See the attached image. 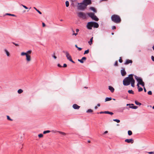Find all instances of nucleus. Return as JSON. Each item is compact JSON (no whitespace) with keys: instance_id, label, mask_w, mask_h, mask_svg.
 <instances>
[{"instance_id":"obj_1","label":"nucleus","mask_w":154,"mask_h":154,"mask_svg":"<svg viewBox=\"0 0 154 154\" xmlns=\"http://www.w3.org/2000/svg\"><path fill=\"white\" fill-rule=\"evenodd\" d=\"M133 76V74H130L128 77L125 78L123 81V85L125 86H128L131 84L132 87H134L135 80Z\"/></svg>"},{"instance_id":"obj_2","label":"nucleus","mask_w":154,"mask_h":154,"mask_svg":"<svg viewBox=\"0 0 154 154\" xmlns=\"http://www.w3.org/2000/svg\"><path fill=\"white\" fill-rule=\"evenodd\" d=\"M111 19L112 21L116 23H120L121 21L120 17L116 14L112 15L111 17Z\"/></svg>"},{"instance_id":"obj_3","label":"nucleus","mask_w":154,"mask_h":154,"mask_svg":"<svg viewBox=\"0 0 154 154\" xmlns=\"http://www.w3.org/2000/svg\"><path fill=\"white\" fill-rule=\"evenodd\" d=\"M78 4L77 8L79 10L84 11L87 8L82 2L81 3H78Z\"/></svg>"},{"instance_id":"obj_4","label":"nucleus","mask_w":154,"mask_h":154,"mask_svg":"<svg viewBox=\"0 0 154 154\" xmlns=\"http://www.w3.org/2000/svg\"><path fill=\"white\" fill-rule=\"evenodd\" d=\"M78 16L80 18L84 19H86V14L81 12H79L77 13Z\"/></svg>"},{"instance_id":"obj_5","label":"nucleus","mask_w":154,"mask_h":154,"mask_svg":"<svg viewBox=\"0 0 154 154\" xmlns=\"http://www.w3.org/2000/svg\"><path fill=\"white\" fill-rule=\"evenodd\" d=\"M63 52L65 53V54L66 55V56L67 57V59L69 60L70 61L72 62V63H74L75 62L72 59V57L70 55L69 53L67 51H63Z\"/></svg>"},{"instance_id":"obj_6","label":"nucleus","mask_w":154,"mask_h":154,"mask_svg":"<svg viewBox=\"0 0 154 154\" xmlns=\"http://www.w3.org/2000/svg\"><path fill=\"white\" fill-rule=\"evenodd\" d=\"M25 55L26 57V60L27 62H29L31 61V57L29 54H27L25 52H22L21 53V55L22 56Z\"/></svg>"},{"instance_id":"obj_7","label":"nucleus","mask_w":154,"mask_h":154,"mask_svg":"<svg viewBox=\"0 0 154 154\" xmlns=\"http://www.w3.org/2000/svg\"><path fill=\"white\" fill-rule=\"evenodd\" d=\"M82 2L86 7L88 5H91L92 3L91 0H83Z\"/></svg>"},{"instance_id":"obj_8","label":"nucleus","mask_w":154,"mask_h":154,"mask_svg":"<svg viewBox=\"0 0 154 154\" xmlns=\"http://www.w3.org/2000/svg\"><path fill=\"white\" fill-rule=\"evenodd\" d=\"M134 76L135 77V79L139 84H140L142 81H143V79L141 78L138 77L136 75H134Z\"/></svg>"},{"instance_id":"obj_9","label":"nucleus","mask_w":154,"mask_h":154,"mask_svg":"<svg viewBox=\"0 0 154 154\" xmlns=\"http://www.w3.org/2000/svg\"><path fill=\"white\" fill-rule=\"evenodd\" d=\"M86 26L88 29H92V27H93L92 21L88 22L87 24V25Z\"/></svg>"},{"instance_id":"obj_10","label":"nucleus","mask_w":154,"mask_h":154,"mask_svg":"<svg viewBox=\"0 0 154 154\" xmlns=\"http://www.w3.org/2000/svg\"><path fill=\"white\" fill-rule=\"evenodd\" d=\"M132 63V61L131 60L129 59H127L126 60L125 62L124 63V64L125 65L128 64L129 63Z\"/></svg>"},{"instance_id":"obj_11","label":"nucleus","mask_w":154,"mask_h":154,"mask_svg":"<svg viewBox=\"0 0 154 154\" xmlns=\"http://www.w3.org/2000/svg\"><path fill=\"white\" fill-rule=\"evenodd\" d=\"M121 75L122 76H125L126 74V71H125L124 68L122 69L121 70Z\"/></svg>"},{"instance_id":"obj_12","label":"nucleus","mask_w":154,"mask_h":154,"mask_svg":"<svg viewBox=\"0 0 154 154\" xmlns=\"http://www.w3.org/2000/svg\"><path fill=\"white\" fill-rule=\"evenodd\" d=\"M125 142H127L128 143H134V140L132 139H126L125 140Z\"/></svg>"},{"instance_id":"obj_13","label":"nucleus","mask_w":154,"mask_h":154,"mask_svg":"<svg viewBox=\"0 0 154 154\" xmlns=\"http://www.w3.org/2000/svg\"><path fill=\"white\" fill-rule=\"evenodd\" d=\"M93 23V26L96 28H97L99 27L98 24L96 22L92 21Z\"/></svg>"},{"instance_id":"obj_14","label":"nucleus","mask_w":154,"mask_h":154,"mask_svg":"<svg viewBox=\"0 0 154 154\" xmlns=\"http://www.w3.org/2000/svg\"><path fill=\"white\" fill-rule=\"evenodd\" d=\"M86 59V58L85 57H83L81 59H78V61L81 63H84L83 60H85Z\"/></svg>"},{"instance_id":"obj_15","label":"nucleus","mask_w":154,"mask_h":154,"mask_svg":"<svg viewBox=\"0 0 154 154\" xmlns=\"http://www.w3.org/2000/svg\"><path fill=\"white\" fill-rule=\"evenodd\" d=\"M72 107L75 109H78L80 108V106L76 104H74L73 105Z\"/></svg>"},{"instance_id":"obj_16","label":"nucleus","mask_w":154,"mask_h":154,"mask_svg":"<svg viewBox=\"0 0 154 154\" xmlns=\"http://www.w3.org/2000/svg\"><path fill=\"white\" fill-rule=\"evenodd\" d=\"M87 14L92 19L95 15L92 12L87 13Z\"/></svg>"},{"instance_id":"obj_17","label":"nucleus","mask_w":154,"mask_h":154,"mask_svg":"<svg viewBox=\"0 0 154 154\" xmlns=\"http://www.w3.org/2000/svg\"><path fill=\"white\" fill-rule=\"evenodd\" d=\"M109 89L112 93L114 91V88L112 87L111 86H109Z\"/></svg>"},{"instance_id":"obj_18","label":"nucleus","mask_w":154,"mask_h":154,"mask_svg":"<svg viewBox=\"0 0 154 154\" xmlns=\"http://www.w3.org/2000/svg\"><path fill=\"white\" fill-rule=\"evenodd\" d=\"M56 132H58L60 134H62L63 135H65L66 134L64 132L60 131H54V132L55 133Z\"/></svg>"},{"instance_id":"obj_19","label":"nucleus","mask_w":154,"mask_h":154,"mask_svg":"<svg viewBox=\"0 0 154 154\" xmlns=\"http://www.w3.org/2000/svg\"><path fill=\"white\" fill-rule=\"evenodd\" d=\"M4 51L8 57L10 56V54L8 51L6 49H4Z\"/></svg>"},{"instance_id":"obj_20","label":"nucleus","mask_w":154,"mask_h":154,"mask_svg":"<svg viewBox=\"0 0 154 154\" xmlns=\"http://www.w3.org/2000/svg\"><path fill=\"white\" fill-rule=\"evenodd\" d=\"M89 9L93 11L94 12H96L97 11L94 8V7H91Z\"/></svg>"},{"instance_id":"obj_21","label":"nucleus","mask_w":154,"mask_h":154,"mask_svg":"<svg viewBox=\"0 0 154 154\" xmlns=\"http://www.w3.org/2000/svg\"><path fill=\"white\" fill-rule=\"evenodd\" d=\"M92 19L96 21H97L99 20V19L97 17L96 15H94L92 18Z\"/></svg>"},{"instance_id":"obj_22","label":"nucleus","mask_w":154,"mask_h":154,"mask_svg":"<svg viewBox=\"0 0 154 154\" xmlns=\"http://www.w3.org/2000/svg\"><path fill=\"white\" fill-rule=\"evenodd\" d=\"M93 37H92L90 39V40L88 41V43L90 45H91L92 44Z\"/></svg>"},{"instance_id":"obj_23","label":"nucleus","mask_w":154,"mask_h":154,"mask_svg":"<svg viewBox=\"0 0 154 154\" xmlns=\"http://www.w3.org/2000/svg\"><path fill=\"white\" fill-rule=\"evenodd\" d=\"M112 100V98L111 97H106L105 99V101H109L111 100Z\"/></svg>"},{"instance_id":"obj_24","label":"nucleus","mask_w":154,"mask_h":154,"mask_svg":"<svg viewBox=\"0 0 154 154\" xmlns=\"http://www.w3.org/2000/svg\"><path fill=\"white\" fill-rule=\"evenodd\" d=\"M128 92L130 94H134V91L132 90H129L128 91Z\"/></svg>"},{"instance_id":"obj_25","label":"nucleus","mask_w":154,"mask_h":154,"mask_svg":"<svg viewBox=\"0 0 154 154\" xmlns=\"http://www.w3.org/2000/svg\"><path fill=\"white\" fill-rule=\"evenodd\" d=\"M129 107L130 108H131L132 109H137L138 108V107L137 106H129Z\"/></svg>"},{"instance_id":"obj_26","label":"nucleus","mask_w":154,"mask_h":154,"mask_svg":"<svg viewBox=\"0 0 154 154\" xmlns=\"http://www.w3.org/2000/svg\"><path fill=\"white\" fill-rule=\"evenodd\" d=\"M23 90L21 89H19L17 91V92L19 94H20L23 92Z\"/></svg>"},{"instance_id":"obj_27","label":"nucleus","mask_w":154,"mask_h":154,"mask_svg":"<svg viewBox=\"0 0 154 154\" xmlns=\"http://www.w3.org/2000/svg\"><path fill=\"white\" fill-rule=\"evenodd\" d=\"M93 112V110L91 109H89L87 110L86 111L87 113L92 112Z\"/></svg>"},{"instance_id":"obj_28","label":"nucleus","mask_w":154,"mask_h":154,"mask_svg":"<svg viewBox=\"0 0 154 154\" xmlns=\"http://www.w3.org/2000/svg\"><path fill=\"white\" fill-rule=\"evenodd\" d=\"M132 134V133L131 131L130 130H129L128 131V134L130 136Z\"/></svg>"},{"instance_id":"obj_29","label":"nucleus","mask_w":154,"mask_h":154,"mask_svg":"<svg viewBox=\"0 0 154 154\" xmlns=\"http://www.w3.org/2000/svg\"><path fill=\"white\" fill-rule=\"evenodd\" d=\"M135 103L137 105H138L140 106V105L141 104V103L138 102V101H135Z\"/></svg>"},{"instance_id":"obj_30","label":"nucleus","mask_w":154,"mask_h":154,"mask_svg":"<svg viewBox=\"0 0 154 154\" xmlns=\"http://www.w3.org/2000/svg\"><path fill=\"white\" fill-rule=\"evenodd\" d=\"M51 132V131L49 130H47L46 131H43V134H46L48 133H49Z\"/></svg>"},{"instance_id":"obj_31","label":"nucleus","mask_w":154,"mask_h":154,"mask_svg":"<svg viewBox=\"0 0 154 154\" xmlns=\"http://www.w3.org/2000/svg\"><path fill=\"white\" fill-rule=\"evenodd\" d=\"M89 52V49H88L85 51L84 54H88Z\"/></svg>"},{"instance_id":"obj_32","label":"nucleus","mask_w":154,"mask_h":154,"mask_svg":"<svg viewBox=\"0 0 154 154\" xmlns=\"http://www.w3.org/2000/svg\"><path fill=\"white\" fill-rule=\"evenodd\" d=\"M7 119L8 120L11 121H13V119H11L8 116H7Z\"/></svg>"},{"instance_id":"obj_33","label":"nucleus","mask_w":154,"mask_h":154,"mask_svg":"<svg viewBox=\"0 0 154 154\" xmlns=\"http://www.w3.org/2000/svg\"><path fill=\"white\" fill-rule=\"evenodd\" d=\"M69 5V2L68 1H66V7H68Z\"/></svg>"},{"instance_id":"obj_34","label":"nucleus","mask_w":154,"mask_h":154,"mask_svg":"<svg viewBox=\"0 0 154 154\" xmlns=\"http://www.w3.org/2000/svg\"><path fill=\"white\" fill-rule=\"evenodd\" d=\"M113 121L116 122L117 123H119L120 122V120L118 119H113Z\"/></svg>"},{"instance_id":"obj_35","label":"nucleus","mask_w":154,"mask_h":154,"mask_svg":"<svg viewBox=\"0 0 154 154\" xmlns=\"http://www.w3.org/2000/svg\"><path fill=\"white\" fill-rule=\"evenodd\" d=\"M32 51L31 50H29L26 51L25 53H26L27 54H29L31 53Z\"/></svg>"},{"instance_id":"obj_36","label":"nucleus","mask_w":154,"mask_h":154,"mask_svg":"<svg viewBox=\"0 0 154 154\" xmlns=\"http://www.w3.org/2000/svg\"><path fill=\"white\" fill-rule=\"evenodd\" d=\"M138 88V91L139 92L143 90V88L141 87H140V88Z\"/></svg>"},{"instance_id":"obj_37","label":"nucleus","mask_w":154,"mask_h":154,"mask_svg":"<svg viewBox=\"0 0 154 154\" xmlns=\"http://www.w3.org/2000/svg\"><path fill=\"white\" fill-rule=\"evenodd\" d=\"M6 15H9V16H14V17H15V15L14 14H8V13L6 14Z\"/></svg>"},{"instance_id":"obj_38","label":"nucleus","mask_w":154,"mask_h":154,"mask_svg":"<svg viewBox=\"0 0 154 154\" xmlns=\"http://www.w3.org/2000/svg\"><path fill=\"white\" fill-rule=\"evenodd\" d=\"M140 85H141L143 87H144V82L143 81H142V82H141L140 84Z\"/></svg>"},{"instance_id":"obj_39","label":"nucleus","mask_w":154,"mask_h":154,"mask_svg":"<svg viewBox=\"0 0 154 154\" xmlns=\"http://www.w3.org/2000/svg\"><path fill=\"white\" fill-rule=\"evenodd\" d=\"M148 94H149V95H151L152 94V92L151 91H149L148 92Z\"/></svg>"},{"instance_id":"obj_40","label":"nucleus","mask_w":154,"mask_h":154,"mask_svg":"<svg viewBox=\"0 0 154 154\" xmlns=\"http://www.w3.org/2000/svg\"><path fill=\"white\" fill-rule=\"evenodd\" d=\"M119 62L120 63H122V60L121 57H120V59L119 60Z\"/></svg>"},{"instance_id":"obj_41","label":"nucleus","mask_w":154,"mask_h":154,"mask_svg":"<svg viewBox=\"0 0 154 154\" xmlns=\"http://www.w3.org/2000/svg\"><path fill=\"white\" fill-rule=\"evenodd\" d=\"M114 65L116 66H117L118 65V63L117 61H116L114 64Z\"/></svg>"},{"instance_id":"obj_42","label":"nucleus","mask_w":154,"mask_h":154,"mask_svg":"<svg viewBox=\"0 0 154 154\" xmlns=\"http://www.w3.org/2000/svg\"><path fill=\"white\" fill-rule=\"evenodd\" d=\"M43 136V135L42 134H39V138L42 137Z\"/></svg>"},{"instance_id":"obj_43","label":"nucleus","mask_w":154,"mask_h":154,"mask_svg":"<svg viewBox=\"0 0 154 154\" xmlns=\"http://www.w3.org/2000/svg\"><path fill=\"white\" fill-rule=\"evenodd\" d=\"M108 114L112 115L113 114V113L112 112L108 111Z\"/></svg>"},{"instance_id":"obj_44","label":"nucleus","mask_w":154,"mask_h":154,"mask_svg":"<svg viewBox=\"0 0 154 154\" xmlns=\"http://www.w3.org/2000/svg\"><path fill=\"white\" fill-rule=\"evenodd\" d=\"M22 6H23V7L25 9H28V8L26 7V6L25 5H22Z\"/></svg>"},{"instance_id":"obj_45","label":"nucleus","mask_w":154,"mask_h":154,"mask_svg":"<svg viewBox=\"0 0 154 154\" xmlns=\"http://www.w3.org/2000/svg\"><path fill=\"white\" fill-rule=\"evenodd\" d=\"M54 55H55V53H54V55H53L52 56V57H53L54 58V59H56L57 58V57H56V56H55Z\"/></svg>"},{"instance_id":"obj_46","label":"nucleus","mask_w":154,"mask_h":154,"mask_svg":"<svg viewBox=\"0 0 154 154\" xmlns=\"http://www.w3.org/2000/svg\"><path fill=\"white\" fill-rule=\"evenodd\" d=\"M148 153L149 154H154V152H148Z\"/></svg>"},{"instance_id":"obj_47","label":"nucleus","mask_w":154,"mask_h":154,"mask_svg":"<svg viewBox=\"0 0 154 154\" xmlns=\"http://www.w3.org/2000/svg\"><path fill=\"white\" fill-rule=\"evenodd\" d=\"M12 43L14 45L16 46H19V45L18 44L15 43H14V42H13Z\"/></svg>"},{"instance_id":"obj_48","label":"nucleus","mask_w":154,"mask_h":154,"mask_svg":"<svg viewBox=\"0 0 154 154\" xmlns=\"http://www.w3.org/2000/svg\"><path fill=\"white\" fill-rule=\"evenodd\" d=\"M67 65L66 63H64L63 64V66H62L63 67H67Z\"/></svg>"},{"instance_id":"obj_49","label":"nucleus","mask_w":154,"mask_h":154,"mask_svg":"<svg viewBox=\"0 0 154 154\" xmlns=\"http://www.w3.org/2000/svg\"><path fill=\"white\" fill-rule=\"evenodd\" d=\"M151 59L154 62V57L153 56H151Z\"/></svg>"},{"instance_id":"obj_50","label":"nucleus","mask_w":154,"mask_h":154,"mask_svg":"<svg viewBox=\"0 0 154 154\" xmlns=\"http://www.w3.org/2000/svg\"><path fill=\"white\" fill-rule=\"evenodd\" d=\"M116 29V26H113L112 27V29Z\"/></svg>"},{"instance_id":"obj_51","label":"nucleus","mask_w":154,"mask_h":154,"mask_svg":"<svg viewBox=\"0 0 154 154\" xmlns=\"http://www.w3.org/2000/svg\"><path fill=\"white\" fill-rule=\"evenodd\" d=\"M133 106L134 105V104H127V106Z\"/></svg>"},{"instance_id":"obj_52","label":"nucleus","mask_w":154,"mask_h":154,"mask_svg":"<svg viewBox=\"0 0 154 154\" xmlns=\"http://www.w3.org/2000/svg\"><path fill=\"white\" fill-rule=\"evenodd\" d=\"M57 66L59 67H62V66L60 64H57Z\"/></svg>"},{"instance_id":"obj_53","label":"nucleus","mask_w":154,"mask_h":154,"mask_svg":"<svg viewBox=\"0 0 154 154\" xmlns=\"http://www.w3.org/2000/svg\"><path fill=\"white\" fill-rule=\"evenodd\" d=\"M42 24L43 27H44L45 26V23H44L42 22Z\"/></svg>"},{"instance_id":"obj_54","label":"nucleus","mask_w":154,"mask_h":154,"mask_svg":"<svg viewBox=\"0 0 154 154\" xmlns=\"http://www.w3.org/2000/svg\"><path fill=\"white\" fill-rule=\"evenodd\" d=\"M77 49L79 50V51H81L82 50V48L80 47H78Z\"/></svg>"},{"instance_id":"obj_55","label":"nucleus","mask_w":154,"mask_h":154,"mask_svg":"<svg viewBox=\"0 0 154 154\" xmlns=\"http://www.w3.org/2000/svg\"><path fill=\"white\" fill-rule=\"evenodd\" d=\"M99 113H100V114L104 113V112L101 111V112H100L99 113V112L97 113V114H98Z\"/></svg>"},{"instance_id":"obj_56","label":"nucleus","mask_w":154,"mask_h":154,"mask_svg":"<svg viewBox=\"0 0 154 154\" xmlns=\"http://www.w3.org/2000/svg\"><path fill=\"white\" fill-rule=\"evenodd\" d=\"M108 132L107 131H106L104 132V133H103V134H107V133H108Z\"/></svg>"},{"instance_id":"obj_57","label":"nucleus","mask_w":154,"mask_h":154,"mask_svg":"<svg viewBox=\"0 0 154 154\" xmlns=\"http://www.w3.org/2000/svg\"><path fill=\"white\" fill-rule=\"evenodd\" d=\"M77 35V33H74V32L72 34V35H75V36L76 35Z\"/></svg>"},{"instance_id":"obj_58","label":"nucleus","mask_w":154,"mask_h":154,"mask_svg":"<svg viewBox=\"0 0 154 154\" xmlns=\"http://www.w3.org/2000/svg\"><path fill=\"white\" fill-rule=\"evenodd\" d=\"M108 111H104V113L108 114Z\"/></svg>"},{"instance_id":"obj_59","label":"nucleus","mask_w":154,"mask_h":154,"mask_svg":"<svg viewBox=\"0 0 154 154\" xmlns=\"http://www.w3.org/2000/svg\"><path fill=\"white\" fill-rule=\"evenodd\" d=\"M144 90L145 92H146V90L145 87H143Z\"/></svg>"},{"instance_id":"obj_60","label":"nucleus","mask_w":154,"mask_h":154,"mask_svg":"<svg viewBox=\"0 0 154 154\" xmlns=\"http://www.w3.org/2000/svg\"><path fill=\"white\" fill-rule=\"evenodd\" d=\"M79 31V29H76V31L77 32H78Z\"/></svg>"},{"instance_id":"obj_61","label":"nucleus","mask_w":154,"mask_h":154,"mask_svg":"<svg viewBox=\"0 0 154 154\" xmlns=\"http://www.w3.org/2000/svg\"><path fill=\"white\" fill-rule=\"evenodd\" d=\"M139 85H140V84H139V83H137V86L138 88H139L140 87Z\"/></svg>"},{"instance_id":"obj_62","label":"nucleus","mask_w":154,"mask_h":154,"mask_svg":"<svg viewBox=\"0 0 154 154\" xmlns=\"http://www.w3.org/2000/svg\"><path fill=\"white\" fill-rule=\"evenodd\" d=\"M97 106H100V103H98L97 104Z\"/></svg>"},{"instance_id":"obj_63","label":"nucleus","mask_w":154,"mask_h":154,"mask_svg":"<svg viewBox=\"0 0 154 154\" xmlns=\"http://www.w3.org/2000/svg\"><path fill=\"white\" fill-rule=\"evenodd\" d=\"M75 47H76V48H78V46H77V45H75Z\"/></svg>"},{"instance_id":"obj_64","label":"nucleus","mask_w":154,"mask_h":154,"mask_svg":"<svg viewBox=\"0 0 154 154\" xmlns=\"http://www.w3.org/2000/svg\"><path fill=\"white\" fill-rule=\"evenodd\" d=\"M152 48H153V50L154 51V45L153 46V47H152Z\"/></svg>"}]
</instances>
